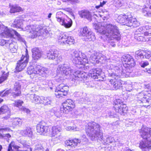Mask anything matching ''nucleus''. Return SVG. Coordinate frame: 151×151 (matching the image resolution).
I'll use <instances>...</instances> for the list:
<instances>
[{
    "label": "nucleus",
    "mask_w": 151,
    "mask_h": 151,
    "mask_svg": "<svg viewBox=\"0 0 151 151\" xmlns=\"http://www.w3.org/2000/svg\"><path fill=\"white\" fill-rule=\"evenodd\" d=\"M93 27L97 32L102 35L101 36L107 40L108 44L106 45H103L105 47H114L116 42L119 41L121 39L118 27L114 24H109L93 23Z\"/></svg>",
    "instance_id": "nucleus-1"
},
{
    "label": "nucleus",
    "mask_w": 151,
    "mask_h": 151,
    "mask_svg": "<svg viewBox=\"0 0 151 151\" xmlns=\"http://www.w3.org/2000/svg\"><path fill=\"white\" fill-rule=\"evenodd\" d=\"M100 126L95 122L89 123L86 126V132L87 135L92 141L99 139L104 144H108L110 141H107L108 136L103 137L102 132L100 129Z\"/></svg>",
    "instance_id": "nucleus-2"
},
{
    "label": "nucleus",
    "mask_w": 151,
    "mask_h": 151,
    "mask_svg": "<svg viewBox=\"0 0 151 151\" xmlns=\"http://www.w3.org/2000/svg\"><path fill=\"white\" fill-rule=\"evenodd\" d=\"M57 72L58 75L61 74L69 76L70 77H72V80L74 79L75 80L82 81V79L84 80L88 77L87 74L85 72L79 70L75 71L69 63H64L59 65Z\"/></svg>",
    "instance_id": "nucleus-3"
},
{
    "label": "nucleus",
    "mask_w": 151,
    "mask_h": 151,
    "mask_svg": "<svg viewBox=\"0 0 151 151\" xmlns=\"http://www.w3.org/2000/svg\"><path fill=\"white\" fill-rule=\"evenodd\" d=\"M141 137L145 140L140 142L139 147L142 151H149L151 148V128L143 126L140 131Z\"/></svg>",
    "instance_id": "nucleus-4"
},
{
    "label": "nucleus",
    "mask_w": 151,
    "mask_h": 151,
    "mask_svg": "<svg viewBox=\"0 0 151 151\" xmlns=\"http://www.w3.org/2000/svg\"><path fill=\"white\" fill-rule=\"evenodd\" d=\"M111 69L113 70L112 72H115V73L113 72L110 73V76L114 77L113 79H111L110 80V83L112 86L115 90L119 89L122 87V82L123 81L120 80L119 76L121 75H124L125 73L123 70L122 67V66L119 65L118 66H115L113 64H111L110 66Z\"/></svg>",
    "instance_id": "nucleus-5"
},
{
    "label": "nucleus",
    "mask_w": 151,
    "mask_h": 151,
    "mask_svg": "<svg viewBox=\"0 0 151 151\" xmlns=\"http://www.w3.org/2000/svg\"><path fill=\"white\" fill-rule=\"evenodd\" d=\"M25 30L29 32V36L31 38H34L37 36L45 34L48 32L45 28H40L39 25H27L25 28Z\"/></svg>",
    "instance_id": "nucleus-6"
},
{
    "label": "nucleus",
    "mask_w": 151,
    "mask_h": 151,
    "mask_svg": "<svg viewBox=\"0 0 151 151\" xmlns=\"http://www.w3.org/2000/svg\"><path fill=\"white\" fill-rule=\"evenodd\" d=\"M71 58L74 63L76 65L87 63L88 60L86 55L78 51H75L71 54Z\"/></svg>",
    "instance_id": "nucleus-7"
},
{
    "label": "nucleus",
    "mask_w": 151,
    "mask_h": 151,
    "mask_svg": "<svg viewBox=\"0 0 151 151\" xmlns=\"http://www.w3.org/2000/svg\"><path fill=\"white\" fill-rule=\"evenodd\" d=\"M122 60L123 62L125 63L124 66L125 68V69H123L124 72H126L127 73H130L132 72L133 69L135 64L133 57L130 55H127L123 57Z\"/></svg>",
    "instance_id": "nucleus-8"
},
{
    "label": "nucleus",
    "mask_w": 151,
    "mask_h": 151,
    "mask_svg": "<svg viewBox=\"0 0 151 151\" xmlns=\"http://www.w3.org/2000/svg\"><path fill=\"white\" fill-rule=\"evenodd\" d=\"M143 28H140L135 32L134 36L135 39L139 41H146L147 40L145 39L144 36L148 39V41L151 40V31L148 32H144L142 31Z\"/></svg>",
    "instance_id": "nucleus-9"
},
{
    "label": "nucleus",
    "mask_w": 151,
    "mask_h": 151,
    "mask_svg": "<svg viewBox=\"0 0 151 151\" xmlns=\"http://www.w3.org/2000/svg\"><path fill=\"white\" fill-rule=\"evenodd\" d=\"M80 35L84 37L87 41H94L96 38L94 34L87 27H84L81 29Z\"/></svg>",
    "instance_id": "nucleus-10"
},
{
    "label": "nucleus",
    "mask_w": 151,
    "mask_h": 151,
    "mask_svg": "<svg viewBox=\"0 0 151 151\" xmlns=\"http://www.w3.org/2000/svg\"><path fill=\"white\" fill-rule=\"evenodd\" d=\"M115 104L114 108L116 112L122 114L123 113L126 112L128 107L125 104H123L121 100L116 99L114 102Z\"/></svg>",
    "instance_id": "nucleus-11"
},
{
    "label": "nucleus",
    "mask_w": 151,
    "mask_h": 151,
    "mask_svg": "<svg viewBox=\"0 0 151 151\" xmlns=\"http://www.w3.org/2000/svg\"><path fill=\"white\" fill-rule=\"evenodd\" d=\"M69 87L63 83L60 84L55 90V94L58 98L66 96L68 92Z\"/></svg>",
    "instance_id": "nucleus-12"
},
{
    "label": "nucleus",
    "mask_w": 151,
    "mask_h": 151,
    "mask_svg": "<svg viewBox=\"0 0 151 151\" xmlns=\"http://www.w3.org/2000/svg\"><path fill=\"white\" fill-rule=\"evenodd\" d=\"M63 108H61V113L67 114L74 108L75 105L73 101L71 99H68L63 104Z\"/></svg>",
    "instance_id": "nucleus-13"
},
{
    "label": "nucleus",
    "mask_w": 151,
    "mask_h": 151,
    "mask_svg": "<svg viewBox=\"0 0 151 151\" xmlns=\"http://www.w3.org/2000/svg\"><path fill=\"white\" fill-rule=\"evenodd\" d=\"M137 100L139 103H147L150 105L151 94L145 93V91L142 92L137 94Z\"/></svg>",
    "instance_id": "nucleus-14"
},
{
    "label": "nucleus",
    "mask_w": 151,
    "mask_h": 151,
    "mask_svg": "<svg viewBox=\"0 0 151 151\" xmlns=\"http://www.w3.org/2000/svg\"><path fill=\"white\" fill-rule=\"evenodd\" d=\"M29 56L26 52V55L22 56L20 60H19L17 63L16 70L18 72H20L23 70L27 65L28 62Z\"/></svg>",
    "instance_id": "nucleus-15"
},
{
    "label": "nucleus",
    "mask_w": 151,
    "mask_h": 151,
    "mask_svg": "<svg viewBox=\"0 0 151 151\" xmlns=\"http://www.w3.org/2000/svg\"><path fill=\"white\" fill-rule=\"evenodd\" d=\"M61 130V127L59 126H54L52 127L50 134L52 137H54L53 139L54 141L59 140L62 139V137L60 133Z\"/></svg>",
    "instance_id": "nucleus-16"
},
{
    "label": "nucleus",
    "mask_w": 151,
    "mask_h": 151,
    "mask_svg": "<svg viewBox=\"0 0 151 151\" xmlns=\"http://www.w3.org/2000/svg\"><path fill=\"white\" fill-rule=\"evenodd\" d=\"M62 14V12H58L57 13L56 18L57 19V21L60 23V24L65 28H68L70 27L73 24L72 20L69 18L67 19H62L58 16V15Z\"/></svg>",
    "instance_id": "nucleus-17"
},
{
    "label": "nucleus",
    "mask_w": 151,
    "mask_h": 151,
    "mask_svg": "<svg viewBox=\"0 0 151 151\" xmlns=\"http://www.w3.org/2000/svg\"><path fill=\"white\" fill-rule=\"evenodd\" d=\"M101 70L99 68L93 69L89 71L88 76L94 79H98L97 80L103 81L104 80V78L102 76Z\"/></svg>",
    "instance_id": "nucleus-18"
},
{
    "label": "nucleus",
    "mask_w": 151,
    "mask_h": 151,
    "mask_svg": "<svg viewBox=\"0 0 151 151\" xmlns=\"http://www.w3.org/2000/svg\"><path fill=\"white\" fill-rule=\"evenodd\" d=\"M107 59V58L101 53L93 51L90 57V60L92 62L98 60L99 62L103 63Z\"/></svg>",
    "instance_id": "nucleus-19"
},
{
    "label": "nucleus",
    "mask_w": 151,
    "mask_h": 151,
    "mask_svg": "<svg viewBox=\"0 0 151 151\" xmlns=\"http://www.w3.org/2000/svg\"><path fill=\"white\" fill-rule=\"evenodd\" d=\"M47 55L49 59L53 60L56 59V60L58 62L60 61L62 59L58 52L55 49H50L47 52Z\"/></svg>",
    "instance_id": "nucleus-20"
},
{
    "label": "nucleus",
    "mask_w": 151,
    "mask_h": 151,
    "mask_svg": "<svg viewBox=\"0 0 151 151\" xmlns=\"http://www.w3.org/2000/svg\"><path fill=\"white\" fill-rule=\"evenodd\" d=\"M36 129L37 132L41 135H45L48 132V127L46 125L45 122L42 121L37 125Z\"/></svg>",
    "instance_id": "nucleus-21"
},
{
    "label": "nucleus",
    "mask_w": 151,
    "mask_h": 151,
    "mask_svg": "<svg viewBox=\"0 0 151 151\" xmlns=\"http://www.w3.org/2000/svg\"><path fill=\"white\" fill-rule=\"evenodd\" d=\"M14 35L17 37L18 41L21 43H24L25 45H26V42L24 38L20 35L15 30L12 28L11 29L10 32L8 35L7 37H12L14 36Z\"/></svg>",
    "instance_id": "nucleus-22"
},
{
    "label": "nucleus",
    "mask_w": 151,
    "mask_h": 151,
    "mask_svg": "<svg viewBox=\"0 0 151 151\" xmlns=\"http://www.w3.org/2000/svg\"><path fill=\"white\" fill-rule=\"evenodd\" d=\"M81 142V140L75 138L72 140L69 139L65 141V145L66 146L69 147L70 149L74 148Z\"/></svg>",
    "instance_id": "nucleus-23"
},
{
    "label": "nucleus",
    "mask_w": 151,
    "mask_h": 151,
    "mask_svg": "<svg viewBox=\"0 0 151 151\" xmlns=\"http://www.w3.org/2000/svg\"><path fill=\"white\" fill-rule=\"evenodd\" d=\"M14 90L15 92L12 93L11 96H12L13 98H15L17 96H20L21 93V85L20 84L19 81L16 82L14 84Z\"/></svg>",
    "instance_id": "nucleus-24"
},
{
    "label": "nucleus",
    "mask_w": 151,
    "mask_h": 151,
    "mask_svg": "<svg viewBox=\"0 0 151 151\" xmlns=\"http://www.w3.org/2000/svg\"><path fill=\"white\" fill-rule=\"evenodd\" d=\"M11 29H8L2 24L0 22V36L4 37H7Z\"/></svg>",
    "instance_id": "nucleus-25"
},
{
    "label": "nucleus",
    "mask_w": 151,
    "mask_h": 151,
    "mask_svg": "<svg viewBox=\"0 0 151 151\" xmlns=\"http://www.w3.org/2000/svg\"><path fill=\"white\" fill-rule=\"evenodd\" d=\"M28 96L29 98L30 101L33 103L35 104L42 103V97H40L35 94H29Z\"/></svg>",
    "instance_id": "nucleus-26"
},
{
    "label": "nucleus",
    "mask_w": 151,
    "mask_h": 151,
    "mask_svg": "<svg viewBox=\"0 0 151 151\" xmlns=\"http://www.w3.org/2000/svg\"><path fill=\"white\" fill-rule=\"evenodd\" d=\"M32 56L34 60H37L42 55V52L39 48L35 47L32 50Z\"/></svg>",
    "instance_id": "nucleus-27"
},
{
    "label": "nucleus",
    "mask_w": 151,
    "mask_h": 151,
    "mask_svg": "<svg viewBox=\"0 0 151 151\" xmlns=\"http://www.w3.org/2000/svg\"><path fill=\"white\" fill-rule=\"evenodd\" d=\"M129 17L128 15L125 14H122L119 16L117 19L120 23H122L124 25L127 26L129 22Z\"/></svg>",
    "instance_id": "nucleus-28"
},
{
    "label": "nucleus",
    "mask_w": 151,
    "mask_h": 151,
    "mask_svg": "<svg viewBox=\"0 0 151 151\" xmlns=\"http://www.w3.org/2000/svg\"><path fill=\"white\" fill-rule=\"evenodd\" d=\"M78 14L81 18H86L90 21L92 20V15L88 11L82 10L79 12Z\"/></svg>",
    "instance_id": "nucleus-29"
},
{
    "label": "nucleus",
    "mask_w": 151,
    "mask_h": 151,
    "mask_svg": "<svg viewBox=\"0 0 151 151\" xmlns=\"http://www.w3.org/2000/svg\"><path fill=\"white\" fill-rule=\"evenodd\" d=\"M129 22L127 26L133 27H136L138 26L140 23L138 22L136 18H133L132 17H129Z\"/></svg>",
    "instance_id": "nucleus-30"
},
{
    "label": "nucleus",
    "mask_w": 151,
    "mask_h": 151,
    "mask_svg": "<svg viewBox=\"0 0 151 151\" xmlns=\"http://www.w3.org/2000/svg\"><path fill=\"white\" fill-rule=\"evenodd\" d=\"M42 103L45 105H51L53 101V98L52 97H42Z\"/></svg>",
    "instance_id": "nucleus-31"
},
{
    "label": "nucleus",
    "mask_w": 151,
    "mask_h": 151,
    "mask_svg": "<svg viewBox=\"0 0 151 151\" xmlns=\"http://www.w3.org/2000/svg\"><path fill=\"white\" fill-rule=\"evenodd\" d=\"M23 21L22 19H15L12 24L13 27L17 28H22L23 25Z\"/></svg>",
    "instance_id": "nucleus-32"
},
{
    "label": "nucleus",
    "mask_w": 151,
    "mask_h": 151,
    "mask_svg": "<svg viewBox=\"0 0 151 151\" xmlns=\"http://www.w3.org/2000/svg\"><path fill=\"white\" fill-rule=\"evenodd\" d=\"M20 133L24 136H27L29 137H31L32 135V129L29 127H27L25 130H21L20 132Z\"/></svg>",
    "instance_id": "nucleus-33"
},
{
    "label": "nucleus",
    "mask_w": 151,
    "mask_h": 151,
    "mask_svg": "<svg viewBox=\"0 0 151 151\" xmlns=\"http://www.w3.org/2000/svg\"><path fill=\"white\" fill-rule=\"evenodd\" d=\"M50 72V70L47 68L43 67L38 74L43 77L46 78L48 76Z\"/></svg>",
    "instance_id": "nucleus-34"
},
{
    "label": "nucleus",
    "mask_w": 151,
    "mask_h": 151,
    "mask_svg": "<svg viewBox=\"0 0 151 151\" xmlns=\"http://www.w3.org/2000/svg\"><path fill=\"white\" fill-rule=\"evenodd\" d=\"M68 36V35L66 33L62 32L58 35V38L59 40H60V42H61V43L65 44V41H66Z\"/></svg>",
    "instance_id": "nucleus-35"
},
{
    "label": "nucleus",
    "mask_w": 151,
    "mask_h": 151,
    "mask_svg": "<svg viewBox=\"0 0 151 151\" xmlns=\"http://www.w3.org/2000/svg\"><path fill=\"white\" fill-rule=\"evenodd\" d=\"M9 47L10 51L12 53L16 52L17 50V46L15 42H12V41L9 43L8 47Z\"/></svg>",
    "instance_id": "nucleus-36"
},
{
    "label": "nucleus",
    "mask_w": 151,
    "mask_h": 151,
    "mask_svg": "<svg viewBox=\"0 0 151 151\" xmlns=\"http://www.w3.org/2000/svg\"><path fill=\"white\" fill-rule=\"evenodd\" d=\"M10 12L11 13L19 12L22 11V8L17 5L10 6Z\"/></svg>",
    "instance_id": "nucleus-37"
},
{
    "label": "nucleus",
    "mask_w": 151,
    "mask_h": 151,
    "mask_svg": "<svg viewBox=\"0 0 151 151\" xmlns=\"http://www.w3.org/2000/svg\"><path fill=\"white\" fill-rule=\"evenodd\" d=\"M144 51L141 50H138L137 51L135 52V58L138 60L139 59H142L144 58Z\"/></svg>",
    "instance_id": "nucleus-38"
},
{
    "label": "nucleus",
    "mask_w": 151,
    "mask_h": 151,
    "mask_svg": "<svg viewBox=\"0 0 151 151\" xmlns=\"http://www.w3.org/2000/svg\"><path fill=\"white\" fill-rule=\"evenodd\" d=\"M22 123L21 119L18 118H15L14 119L12 122V125L14 127L20 126Z\"/></svg>",
    "instance_id": "nucleus-39"
},
{
    "label": "nucleus",
    "mask_w": 151,
    "mask_h": 151,
    "mask_svg": "<svg viewBox=\"0 0 151 151\" xmlns=\"http://www.w3.org/2000/svg\"><path fill=\"white\" fill-rule=\"evenodd\" d=\"M142 12L144 16L151 17V8H145L142 9Z\"/></svg>",
    "instance_id": "nucleus-40"
},
{
    "label": "nucleus",
    "mask_w": 151,
    "mask_h": 151,
    "mask_svg": "<svg viewBox=\"0 0 151 151\" xmlns=\"http://www.w3.org/2000/svg\"><path fill=\"white\" fill-rule=\"evenodd\" d=\"M27 72L29 75L37 74V71L35 70L34 67L32 66H30L28 68Z\"/></svg>",
    "instance_id": "nucleus-41"
},
{
    "label": "nucleus",
    "mask_w": 151,
    "mask_h": 151,
    "mask_svg": "<svg viewBox=\"0 0 151 151\" xmlns=\"http://www.w3.org/2000/svg\"><path fill=\"white\" fill-rule=\"evenodd\" d=\"M9 111V109L6 105L2 106L0 108V115L5 114Z\"/></svg>",
    "instance_id": "nucleus-42"
},
{
    "label": "nucleus",
    "mask_w": 151,
    "mask_h": 151,
    "mask_svg": "<svg viewBox=\"0 0 151 151\" xmlns=\"http://www.w3.org/2000/svg\"><path fill=\"white\" fill-rule=\"evenodd\" d=\"M75 40L74 38L72 36H68L66 41H65V44H67L69 45H72L74 43Z\"/></svg>",
    "instance_id": "nucleus-43"
},
{
    "label": "nucleus",
    "mask_w": 151,
    "mask_h": 151,
    "mask_svg": "<svg viewBox=\"0 0 151 151\" xmlns=\"http://www.w3.org/2000/svg\"><path fill=\"white\" fill-rule=\"evenodd\" d=\"M87 63L83 62L82 64L79 65H76V67L79 68H83L84 70H89L90 68V66L87 64Z\"/></svg>",
    "instance_id": "nucleus-44"
},
{
    "label": "nucleus",
    "mask_w": 151,
    "mask_h": 151,
    "mask_svg": "<svg viewBox=\"0 0 151 151\" xmlns=\"http://www.w3.org/2000/svg\"><path fill=\"white\" fill-rule=\"evenodd\" d=\"M11 42V40H0V45L1 46H4L6 47H8L9 43Z\"/></svg>",
    "instance_id": "nucleus-45"
},
{
    "label": "nucleus",
    "mask_w": 151,
    "mask_h": 151,
    "mask_svg": "<svg viewBox=\"0 0 151 151\" xmlns=\"http://www.w3.org/2000/svg\"><path fill=\"white\" fill-rule=\"evenodd\" d=\"M11 92V89L5 91H1L0 92V96L3 97L6 96L9 94Z\"/></svg>",
    "instance_id": "nucleus-46"
},
{
    "label": "nucleus",
    "mask_w": 151,
    "mask_h": 151,
    "mask_svg": "<svg viewBox=\"0 0 151 151\" xmlns=\"http://www.w3.org/2000/svg\"><path fill=\"white\" fill-rule=\"evenodd\" d=\"M23 103V101L20 100H18L15 101L14 103L13 104V105L19 108L21 106L22 104Z\"/></svg>",
    "instance_id": "nucleus-47"
},
{
    "label": "nucleus",
    "mask_w": 151,
    "mask_h": 151,
    "mask_svg": "<svg viewBox=\"0 0 151 151\" xmlns=\"http://www.w3.org/2000/svg\"><path fill=\"white\" fill-rule=\"evenodd\" d=\"M11 129L8 127H6L5 126L0 125V132H9Z\"/></svg>",
    "instance_id": "nucleus-48"
},
{
    "label": "nucleus",
    "mask_w": 151,
    "mask_h": 151,
    "mask_svg": "<svg viewBox=\"0 0 151 151\" xmlns=\"http://www.w3.org/2000/svg\"><path fill=\"white\" fill-rule=\"evenodd\" d=\"M85 84L87 85V87L89 88L93 87L94 86L95 84L93 81H86Z\"/></svg>",
    "instance_id": "nucleus-49"
},
{
    "label": "nucleus",
    "mask_w": 151,
    "mask_h": 151,
    "mask_svg": "<svg viewBox=\"0 0 151 151\" xmlns=\"http://www.w3.org/2000/svg\"><path fill=\"white\" fill-rule=\"evenodd\" d=\"M144 57L151 60V52L150 51L144 52Z\"/></svg>",
    "instance_id": "nucleus-50"
},
{
    "label": "nucleus",
    "mask_w": 151,
    "mask_h": 151,
    "mask_svg": "<svg viewBox=\"0 0 151 151\" xmlns=\"http://www.w3.org/2000/svg\"><path fill=\"white\" fill-rule=\"evenodd\" d=\"M34 68L35 70H36L37 71V74H38L39 73L40 71L41 70V69H42V67L40 65L36 64L35 65Z\"/></svg>",
    "instance_id": "nucleus-51"
},
{
    "label": "nucleus",
    "mask_w": 151,
    "mask_h": 151,
    "mask_svg": "<svg viewBox=\"0 0 151 151\" xmlns=\"http://www.w3.org/2000/svg\"><path fill=\"white\" fill-rule=\"evenodd\" d=\"M55 112V111L54 109H51L50 111H48L47 113V117L48 118L51 117L54 115Z\"/></svg>",
    "instance_id": "nucleus-52"
},
{
    "label": "nucleus",
    "mask_w": 151,
    "mask_h": 151,
    "mask_svg": "<svg viewBox=\"0 0 151 151\" xmlns=\"http://www.w3.org/2000/svg\"><path fill=\"white\" fill-rule=\"evenodd\" d=\"M43 147L41 144H37L35 146V150L37 151H43Z\"/></svg>",
    "instance_id": "nucleus-53"
},
{
    "label": "nucleus",
    "mask_w": 151,
    "mask_h": 151,
    "mask_svg": "<svg viewBox=\"0 0 151 151\" xmlns=\"http://www.w3.org/2000/svg\"><path fill=\"white\" fill-rule=\"evenodd\" d=\"M149 63L147 61H142L139 63V65L142 67L145 68V66L148 65Z\"/></svg>",
    "instance_id": "nucleus-54"
},
{
    "label": "nucleus",
    "mask_w": 151,
    "mask_h": 151,
    "mask_svg": "<svg viewBox=\"0 0 151 151\" xmlns=\"http://www.w3.org/2000/svg\"><path fill=\"white\" fill-rule=\"evenodd\" d=\"M8 76V75L6 74V75H3L2 76L0 77V84L6 79Z\"/></svg>",
    "instance_id": "nucleus-55"
},
{
    "label": "nucleus",
    "mask_w": 151,
    "mask_h": 151,
    "mask_svg": "<svg viewBox=\"0 0 151 151\" xmlns=\"http://www.w3.org/2000/svg\"><path fill=\"white\" fill-rule=\"evenodd\" d=\"M4 139L8 142L9 139L11 137V136L9 133L4 134Z\"/></svg>",
    "instance_id": "nucleus-56"
},
{
    "label": "nucleus",
    "mask_w": 151,
    "mask_h": 151,
    "mask_svg": "<svg viewBox=\"0 0 151 151\" xmlns=\"http://www.w3.org/2000/svg\"><path fill=\"white\" fill-rule=\"evenodd\" d=\"M140 28H143V29L142 31L145 32V29L147 30H148L147 32H148L150 30L151 31V27L149 26L148 25H146L145 26H144L142 27H141Z\"/></svg>",
    "instance_id": "nucleus-57"
},
{
    "label": "nucleus",
    "mask_w": 151,
    "mask_h": 151,
    "mask_svg": "<svg viewBox=\"0 0 151 151\" xmlns=\"http://www.w3.org/2000/svg\"><path fill=\"white\" fill-rule=\"evenodd\" d=\"M60 111H56V112H55L54 115L57 117H59L60 116H61L62 115H63V114H65V113H61V111H60Z\"/></svg>",
    "instance_id": "nucleus-58"
},
{
    "label": "nucleus",
    "mask_w": 151,
    "mask_h": 151,
    "mask_svg": "<svg viewBox=\"0 0 151 151\" xmlns=\"http://www.w3.org/2000/svg\"><path fill=\"white\" fill-rule=\"evenodd\" d=\"M66 130L68 131L73 130L74 131H76L77 130L76 128H74V127H72L71 126H69L66 128Z\"/></svg>",
    "instance_id": "nucleus-59"
},
{
    "label": "nucleus",
    "mask_w": 151,
    "mask_h": 151,
    "mask_svg": "<svg viewBox=\"0 0 151 151\" xmlns=\"http://www.w3.org/2000/svg\"><path fill=\"white\" fill-rule=\"evenodd\" d=\"M108 140L107 141H110L111 140V142H110V141L109 142H108V144L109 143H111L113 142H114V138L113 137H112L111 136H108Z\"/></svg>",
    "instance_id": "nucleus-60"
},
{
    "label": "nucleus",
    "mask_w": 151,
    "mask_h": 151,
    "mask_svg": "<svg viewBox=\"0 0 151 151\" xmlns=\"http://www.w3.org/2000/svg\"><path fill=\"white\" fill-rule=\"evenodd\" d=\"M144 71L148 73H151V66L145 69L144 70Z\"/></svg>",
    "instance_id": "nucleus-61"
},
{
    "label": "nucleus",
    "mask_w": 151,
    "mask_h": 151,
    "mask_svg": "<svg viewBox=\"0 0 151 151\" xmlns=\"http://www.w3.org/2000/svg\"><path fill=\"white\" fill-rule=\"evenodd\" d=\"M116 6L117 7L121 6L122 5V4L121 2V0H117L116 1Z\"/></svg>",
    "instance_id": "nucleus-62"
},
{
    "label": "nucleus",
    "mask_w": 151,
    "mask_h": 151,
    "mask_svg": "<svg viewBox=\"0 0 151 151\" xmlns=\"http://www.w3.org/2000/svg\"><path fill=\"white\" fill-rule=\"evenodd\" d=\"M101 17H102V18L104 20H105V19H107L108 18V16H104V15H100Z\"/></svg>",
    "instance_id": "nucleus-63"
},
{
    "label": "nucleus",
    "mask_w": 151,
    "mask_h": 151,
    "mask_svg": "<svg viewBox=\"0 0 151 151\" xmlns=\"http://www.w3.org/2000/svg\"><path fill=\"white\" fill-rule=\"evenodd\" d=\"M4 139V134L0 133V139Z\"/></svg>",
    "instance_id": "nucleus-64"
}]
</instances>
